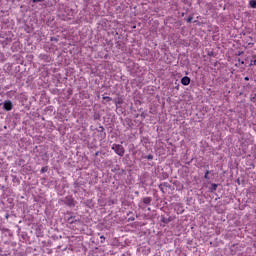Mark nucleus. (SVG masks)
<instances>
[{
    "label": "nucleus",
    "instance_id": "6ab92c4d",
    "mask_svg": "<svg viewBox=\"0 0 256 256\" xmlns=\"http://www.w3.org/2000/svg\"><path fill=\"white\" fill-rule=\"evenodd\" d=\"M94 155L95 157H99V151H97Z\"/></svg>",
    "mask_w": 256,
    "mask_h": 256
},
{
    "label": "nucleus",
    "instance_id": "1a4fd4ad",
    "mask_svg": "<svg viewBox=\"0 0 256 256\" xmlns=\"http://www.w3.org/2000/svg\"><path fill=\"white\" fill-rule=\"evenodd\" d=\"M123 103V99L118 98L117 100H115V104L116 105H121Z\"/></svg>",
    "mask_w": 256,
    "mask_h": 256
},
{
    "label": "nucleus",
    "instance_id": "4468645a",
    "mask_svg": "<svg viewBox=\"0 0 256 256\" xmlns=\"http://www.w3.org/2000/svg\"><path fill=\"white\" fill-rule=\"evenodd\" d=\"M191 21H193V17L187 18V23H191Z\"/></svg>",
    "mask_w": 256,
    "mask_h": 256
},
{
    "label": "nucleus",
    "instance_id": "f03ea898",
    "mask_svg": "<svg viewBox=\"0 0 256 256\" xmlns=\"http://www.w3.org/2000/svg\"><path fill=\"white\" fill-rule=\"evenodd\" d=\"M3 107L5 111H11V109H13V102H11V100H7L4 102Z\"/></svg>",
    "mask_w": 256,
    "mask_h": 256
},
{
    "label": "nucleus",
    "instance_id": "423d86ee",
    "mask_svg": "<svg viewBox=\"0 0 256 256\" xmlns=\"http://www.w3.org/2000/svg\"><path fill=\"white\" fill-rule=\"evenodd\" d=\"M249 5L252 9H256V0H250Z\"/></svg>",
    "mask_w": 256,
    "mask_h": 256
},
{
    "label": "nucleus",
    "instance_id": "6e6552de",
    "mask_svg": "<svg viewBox=\"0 0 256 256\" xmlns=\"http://www.w3.org/2000/svg\"><path fill=\"white\" fill-rule=\"evenodd\" d=\"M103 99H104V101H107V102L113 101V98L109 97V96H103Z\"/></svg>",
    "mask_w": 256,
    "mask_h": 256
},
{
    "label": "nucleus",
    "instance_id": "ddd939ff",
    "mask_svg": "<svg viewBox=\"0 0 256 256\" xmlns=\"http://www.w3.org/2000/svg\"><path fill=\"white\" fill-rule=\"evenodd\" d=\"M32 1H33V3H41V2H43L45 0H32Z\"/></svg>",
    "mask_w": 256,
    "mask_h": 256
},
{
    "label": "nucleus",
    "instance_id": "7ed1b4c3",
    "mask_svg": "<svg viewBox=\"0 0 256 256\" xmlns=\"http://www.w3.org/2000/svg\"><path fill=\"white\" fill-rule=\"evenodd\" d=\"M67 223L73 225V223H81L80 219H76L75 216H71L67 219Z\"/></svg>",
    "mask_w": 256,
    "mask_h": 256
},
{
    "label": "nucleus",
    "instance_id": "20e7f679",
    "mask_svg": "<svg viewBox=\"0 0 256 256\" xmlns=\"http://www.w3.org/2000/svg\"><path fill=\"white\" fill-rule=\"evenodd\" d=\"M181 83L182 85H189V83H191V78L187 77V76H184L182 79H181Z\"/></svg>",
    "mask_w": 256,
    "mask_h": 256
},
{
    "label": "nucleus",
    "instance_id": "9d476101",
    "mask_svg": "<svg viewBox=\"0 0 256 256\" xmlns=\"http://www.w3.org/2000/svg\"><path fill=\"white\" fill-rule=\"evenodd\" d=\"M209 173H211L209 170L205 172L204 179H209Z\"/></svg>",
    "mask_w": 256,
    "mask_h": 256
},
{
    "label": "nucleus",
    "instance_id": "0eeeda50",
    "mask_svg": "<svg viewBox=\"0 0 256 256\" xmlns=\"http://www.w3.org/2000/svg\"><path fill=\"white\" fill-rule=\"evenodd\" d=\"M170 221H171V219L165 218V216H162V217H161V222H162V223L167 224V223H169Z\"/></svg>",
    "mask_w": 256,
    "mask_h": 256
},
{
    "label": "nucleus",
    "instance_id": "2eb2a0df",
    "mask_svg": "<svg viewBox=\"0 0 256 256\" xmlns=\"http://www.w3.org/2000/svg\"><path fill=\"white\" fill-rule=\"evenodd\" d=\"M252 62H254V64L256 63V55L252 56Z\"/></svg>",
    "mask_w": 256,
    "mask_h": 256
},
{
    "label": "nucleus",
    "instance_id": "aec40b11",
    "mask_svg": "<svg viewBox=\"0 0 256 256\" xmlns=\"http://www.w3.org/2000/svg\"><path fill=\"white\" fill-rule=\"evenodd\" d=\"M244 80H245V81H249V77L246 76V77L244 78Z\"/></svg>",
    "mask_w": 256,
    "mask_h": 256
},
{
    "label": "nucleus",
    "instance_id": "f257e3e1",
    "mask_svg": "<svg viewBox=\"0 0 256 256\" xmlns=\"http://www.w3.org/2000/svg\"><path fill=\"white\" fill-rule=\"evenodd\" d=\"M112 149L119 155V157H123L125 155V148L121 144H114Z\"/></svg>",
    "mask_w": 256,
    "mask_h": 256
},
{
    "label": "nucleus",
    "instance_id": "a211bd4d",
    "mask_svg": "<svg viewBox=\"0 0 256 256\" xmlns=\"http://www.w3.org/2000/svg\"><path fill=\"white\" fill-rule=\"evenodd\" d=\"M100 239H101V243H103L105 241V236H101Z\"/></svg>",
    "mask_w": 256,
    "mask_h": 256
},
{
    "label": "nucleus",
    "instance_id": "f8f14e48",
    "mask_svg": "<svg viewBox=\"0 0 256 256\" xmlns=\"http://www.w3.org/2000/svg\"><path fill=\"white\" fill-rule=\"evenodd\" d=\"M145 159L153 160V155L149 154L148 156L145 157Z\"/></svg>",
    "mask_w": 256,
    "mask_h": 256
},
{
    "label": "nucleus",
    "instance_id": "dca6fc26",
    "mask_svg": "<svg viewBox=\"0 0 256 256\" xmlns=\"http://www.w3.org/2000/svg\"><path fill=\"white\" fill-rule=\"evenodd\" d=\"M8 95H15V91L11 90L10 92H8Z\"/></svg>",
    "mask_w": 256,
    "mask_h": 256
},
{
    "label": "nucleus",
    "instance_id": "f3484780",
    "mask_svg": "<svg viewBox=\"0 0 256 256\" xmlns=\"http://www.w3.org/2000/svg\"><path fill=\"white\" fill-rule=\"evenodd\" d=\"M99 129H100L101 133H103V131H105V128L103 126H100Z\"/></svg>",
    "mask_w": 256,
    "mask_h": 256
},
{
    "label": "nucleus",
    "instance_id": "412c9836",
    "mask_svg": "<svg viewBox=\"0 0 256 256\" xmlns=\"http://www.w3.org/2000/svg\"><path fill=\"white\" fill-rule=\"evenodd\" d=\"M71 203H73V200H71V201L69 202V205H71Z\"/></svg>",
    "mask_w": 256,
    "mask_h": 256
},
{
    "label": "nucleus",
    "instance_id": "4be33fe9",
    "mask_svg": "<svg viewBox=\"0 0 256 256\" xmlns=\"http://www.w3.org/2000/svg\"><path fill=\"white\" fill-rule=\"evenodd\" d=\"M45 171V168H42V172H44Z\"/></svg>",
    "mask_w": 256,
    "mask_h": 256
},
{
    "label": "nucleus",
    "instance_id": "9b49d317",
    "mask_svg": "<svg viewBox=\"0 0 256 256\" xmlns=\"http://www.w3.org/2000/svg\"><path fill=\"white\" fill-rule=\"evenodd\" d=\"M211 191H217V184H212Z\"/></svg>",
    "mask_w": 256,
    "mask_h": 256
},
{
    "label": "nucleus",
    "instance_id": "39448f33",
    "mask_svg": "<svg viewBox=\"0 0 256 256\" xmlns=\"http://www.w3.org/2000/svg\"><path fill=\"white\" fill-rule=\"evenodd\" d=\"M151 201H152L151 197L143 198L144 205H151Z\"/></svg>",
    "mask_w": 256,
    "mask_h": 256
}]
</instances>
